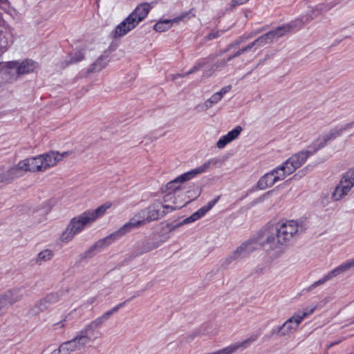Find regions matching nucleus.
I'll return each instance as SVG.
<instances>
[{
    "label": "nucleus",
    "instance_id": "f257e3e1",
    "mask_svg": "<svg viewBox=\"0 0 354 354\" xmlns=\"http://www.w3.org/2000/svg\"><path fill=\"white\" fill-rule=\"evenodd\" d=\"M306 227L300 220L284 219L277 222L270 231H265L263 241L276 257H280L286 250L290 242L304 232Z\"/></svg>",
    "mask_w": 354,
    "mask_h": 354
},
{
    "label": "nucleus",
    "instance_id": "f03ea898",
    "mask_svg": "<svg viewBox=\"0 0 354 354\" xmlns=\"http://www.w3.org/2000/svg\"><path fill=\"white\" fill-rule=\"evenodd\" d=\"M310 153L303 150L293 154L281 165L261 176L257 183L258 187L263 190L283 180L301 167L310 156Z\"/></svg>",
    "mask_w": 354,
    "mask_h": 354
},
{
    "label": "nucleus",
    "instance_id": "7ed1b4c3",
    "mask_svg": "<svg viewBox=\"0 0 354 354\" xmlns=\"http://www.w3.org/2000/svg\"><path fill=\"white\" fill-rule=\"evenodd\" d=\"M111 203H106L95 209H89L73 218L62 232L60 240L63 243H68L75 235L80 234L86 227L90 226L97 219L102 217L106 211L110 208Z\"/></svg>",
    "mask_w": 354,
    "mask_h": 354
},
{
    "label": "nucleus",
    "instance_id": "20e7f679",
    "mask_svg": "<svg viewBox=\"0 0 354 354\" xmlns=\"http://www.w3.org/2000/svg\"><path fill=\"white\" fill-rule=\"evenodd\" d=\"M151 7L148 3L138 5L126 18H124L111 32L113 38L124 37L135 29L148 15Z\"/></svg>",
    "mask_w": 354,
    "mask_h": 354
},
{
    "label": "nucleus",
    "instance_id": "39448f33",
    "mask_svg": "<svg viewBox=\"0 0 354 354\" xmlns=\"http://www.w3.org/2000/svg\"><path fill=\"white\" fill-rule=\"evenodd\" d=\"M295 25V24H287L272 30H270L266 34L259 37L254 41L250 43L245 47L239 50L235 54L230 56L227 60H223L220 63L215 64L213 68H215L214 70H217L218 68L224 67L227 62L230 61L234 57H236L241 55L243 53L252 49V48L255 47V48H258L272 42L274 39H277L279 37H282L286 33L290 32L292 30V28L294 27Z\"/></svg>",
    "mask_w": 354,
    "mask_h": 354
},
{
    "label": "nucleus",
    "instance_id": "423d86ee",
    "mask_svg": "<svg viewBox=\"0 0 354 354\" xmlns=\"http://www.w3.org/2000/svg\"><path fill=\"white\" fill-rule=\"evenodd\" d=\"M221 164V162L218 158H210L200 166L178 176L173 180L167 183L162 189V192L175 194L182 188V185L183 183L190 180L196 176L201 174L206 173L214 168H216Z\"/></svg>",
    "mask_w": 354,
    "mask_h": 354
},
{
    "label": "nucleus",
    "instance_id": "0eeeda50",
    "mask_svg": "<svg viewBox=\"0 0 354 354\" xmlns=\"http://www.w3.org/2000/svg\"><path fill=\"white\" fill-rule=\"evenodd\" d=\"M315 309L316 306H315L311 308H306L303 311H298L294 313L281 326L274 329L272 333L282 337L296 333L303 320L313 314Z\"/></svg>",
    "mask_w": 354,
    "mask_h": 354
},
{
    "label": "nucleus",
    "instance_id": "6e6552de",
    "mask_svg": "<svg viewBox=\"0 0 354 354\" xmlns=\"http://www.w3.org/2000/svg\"><path fill=\"white\" fill-rule=\"evenodd\" d=\"M261 241H263V236L258 239H251L244 242L221 261L222 266L226 267L234 261L248 257L250 253L253 252L261 246H267L266 243H261Z\"/></svg>",
    "mask_w": 354,
    "mask_h": 354
},
{
    "label": "nucleus",
    "instance_id": "1a4fd4ad",
    "mask_svg": "<svg viewBox=\"0 0 354 354\" xmlns=\"http://www.w3.org/2000/svg\"><path fill=\"white\" fill-rule=\"evenodd\" d=\"M354 126V122L348 123L344 125L338 126L334 129H330L329 131L324 133L320 135L305 151L310 152V156L313 155L316 151L324 147L326 144L340 136L343 132L352 128Z\"/></svg>",
    "mask_w": 354,
    "mask_h": 354
},
{
    "label": "nucleus",
    "instance_id": "9d476101",
    "mask_svg": "<svg viewBox=\"0 0 354 354\" xmlns=\"http://www.w3.org/2000/svg\"><path fill=\"white\" fill-rule=\"evenodd\" d=\"M71 153L64 151L60 153L57 151H49L43 154L36 156L37 173H44L50 169L55 167L64 158L68 157Z\"/></svg>",
    "mask_w": 354,
    "mask_h": 354
},
{
    "label": "nucleus",
    "instance_id": "9b49d317",
    "mask_svg": "<svg viewBox=\"0 0 354 354\" xmlns=\"http://www.w3.org/2000/svg\"><path fill=\"white\" fill-rule=\"evenodd\" d=\"M354 187V168L344 174L339 184L335 187L331 194L333 201L342 199L351 192Z\"/></svg>",
    "mask_w": 354,
    "mask_h": 354
},
{
    "label": "nucleus",
    "instance_id": "f8f14e48",
    "mask_svg": "<svg viewBox=\"0 0 354 354\" xmlns=\"http://www.w3.org/2000/svg\"><path fill=\"white\" fill-rule=\"evenodd\" d=\"M162 207V201L156 200L147 208L139 211V216L143 218L146 223L156 221L164 216Z\"/></svg>",
    "mask_w": 354,
    "mask_h": 354
},
{
    "label": "nucleus",
    "instance_id": "ddd939ff",
    "mask_svg": "<svg viewBox=\"0 0 354 354\" xmlns=\"http://www.w3.org/2000/svg\"><path fill=\"white\" fill-rule=\"evenodd\" d=\"M54 203L51 200L42 202L41 204L34 207L30 213L32 221L35 223H40L46 220L47 215L51 211Z\"/></svg>",
    "mask_w": 354,
    "mask_h": 354
},
{
    "label": "nucleus",
    "instance_id": "4468645a",
    "mask_svg": "<svg viewBox=\"0 0 354 354\" xmlns=\"http://www.w3.org/2000/svg\"><path fill=\"white\" fill-rule=\"evenodd\" d=\"M354 268V257L348 259L346 261L342 263L331 271H330L326 276L322 279L315 281L310 287V288H315L319 285L324 283L326 281L331 279L332 278L338 276L339 274L344 273L348 270Z\"/></svg>",
    "mask_w": 354,
    "mask_h": 354
},
{
    "label": "nucleus",
    "instance_id": "2eb2a0df",
    "mask_svg": "<svg viewBox=\"0 0 354 354\" xmlns=\"http://www.w3.org/2000/svg\"><path fill=\"white\" fill-rule=\"evenodd\" d=\"M131 299L132 298L129 299L122 303H120L111 310L106 311L103 315H102L99 317L96 318L94 321L91 322L88 326H86L85 329L88 333H90V334H92V336L93 337L95 330L99 328L106 320H108L115 313H116L120 308L123 307L125 305V304L127 301H130Z\"/></svg>",
    "mask_w": 354,
    "mask_h": 354
},
{
    "label": "nucleus",
    "instance_id": "dca6fc26",
    "mask_svg": "<svg viewBox=\"0 0 354 354\" xmlns=\"http://www.w3.org/2000/svg\"><path fill=\"white\" fill-rule=\"evenodd\" d=\"M27 290L24 286H17L9 289L1 295L8 306L20 301L26 295Z\"/></svg>",
    "mask_w": 354,
    "mask_h": 354
},
{
    "label": "nucleus",
    "instance_id": "f3484780",
    "mask_svg": "<svg viewBox=\"0 0 354 354\" xmlns=\"http://www.w3.org/2000/svg\"><path fill=\"white\" fill-rule=\"evenodd\" d=\"M146 224L143 218L139 216V212L132 217L130 221L123 225L118 230L115 232L118 239L124 236L127 233L131 232L134 229H137L142 225Z\"/></svg>",
    "mask_w": 354,
    "mask_h": 354
},
{
    "label": "nucleus",
    "instance_id": "a211bd4d",
    "mask_svg": "<svg viewBox=\"0 0 354 354\" xmlns=\"http://www.w3.org/2000/svg\"><path fill=\"white\" fill-rule=\"evenodd\" d=\"M219 199L220 196H218L214 199L209 201L206 205L201 207L196 212H194L191 216L185 218L180 223V225L194 223L203 217L217 203Z\"/></svg>",
    "mask_w": 354,
    "mask_h": 354
},
{
    "label": "nucleus",
    "instance_id": "6ab92c4d",
    "mask_svg": "<svg viewBox=\"0 0 354 354\" xmlns=\"http://www.w3.org/2000/svg\"><path fill=\"white\" fill-rule=\"evenodd\" d=\"M8 68H16L18 75H25L30 73L37 67V63L32 59H25L19 62H10L7 64Z\"/></svg>",
    "mask_w": 354,
    "mask_h": 354
},
{
    "label": "nucleus",
    "instance_id": "aec40b11",
    "mask_svg": "<svg viewBox=\"0 0 354 354\" xmlns=\"http://www.w3.org/2000/svg\"><path fill=\"white\" fill-rule=\"evenodd\" d=\"M189 12L182 13L180 16L172 19L160 20L153 26V30L158 32H162L170 29L174 24H178L189 17Z\"/></svg>",
    "mask_w": 354,
    "mask_h": 354
},
{
    "label": "nucleus",
    "instance_id": "412c9836",
    "mask_svg": "<svg viewBox=\"0 0 354 354\" xmlns=\"http://www.w3.org/2000/svg\"><path fill=\"white\" fill-rule=\"evenodd\" d=\"M319 4L316 5L315 7L312 8L308 10L306 16H303L300 19H297L293 21H291L290 24H295L294 27L292 28V30L294 29H299L305 24L310 22L314 18L317 17L322 12H325V10H318Z\"/></svg>",
    "mask_w": 354,
    "mask_h": 354
},
{
    "label": "nucleus",
    "instance_id": "4be33fe9",
    "mask_svg": "<svg viewBox=\"0 0 354 354\" xmlns=\"http://www.w3.org/2000/svg\"><path fill=\"white\" fill-rule=\"evenodd\" d=\"M17 165L21 176L26 172L37 173L36 156L20 160Z\"/></svg>",
    "mask_w": 354,
    "mask_h": 354
},
{
    "label": "nucleus",
    "instance_id": "5701e85b",
    "mask_svg": "<svg viewBox=\"0 0 354 354\" xmlns=\"http://www.w3.org/2000/svg\"><path fill=\"white\" fill-rule=\"evenodd\" d=\"M21 176L19 171L17 169V165H15L0 173V185H6L11 183L13 180Z\"/></svg>",
    "mask_w": 354,
    "mask_h": 354
},
{
    "label": "nucleus",
    "instance_id": "b1692460",
    "mask_svg": "<svg viewBox=\"0 0 354 354\" xmlns=\"http://www.w3.org/2000/svg\"><path fill=\"white\" fill-rule=\"evenodd\" d=\"M241 131V127H236L234 129L229 131L226 135H224L219 138L216 142V147L218 149L224 148L228 143L237 138Z\"/></svg>",
    "mask_w": 354,
    "mask_h": 354
},
{
    "label": "nucleus",
    "instance_id": "393cba45",
    "mask_svg": "<svg viewBox=\"0 0 354 354\" xmlns=\"http://www.w3.org/2000/svg\"><path fill=\"white\" fill-rule=\"evenodd\" d=\"M95 339L85 328L79 332V333L72 340L75 343L77 348L78 350L84 348L90 342H93Z\"/></svg>",
    "mask_w": 354,
    "mask_h": 354
},
{
    "label": "nucleus",
    "instance_id": "a878e982",
    "mask_svg": "<svg viewBox=\"0 0 354 354\" xmlns=\"http://www.w3.org/2000/svg\"><path fill=\"white\" fill-rule=\"evenodd\" d=\"M118 237L117 236L116 234L113 232L112 234H109V236L100 239L97 241L91 248V250L96 251L97 252H100L105 248L110 245L112 243L117 241Z\"/></svg>",
    "mask_w": 354,
    "mask_h": 354
},
{
    "label": "nucleus",
    "instance_id": "bb28decb",
    "mask_svg": "<svg viewBox=\"0 0 354 354\" xmlns=\"http://www.w3.org/2000/svg\"><path fill=\"white\" fill-rule=\"evenodd\" d=\"M222 97L217 92L214 93L208 100L203 103L200 104L196 106V110L198 112L206 111L207 109L216 104L222 100Z\"/></svg>",
    "mask_w": 354,
    "mask_h": 354
},
{
    "label": "nucleus",
    "instance_id": "cd10ccee",
    "mask_svg": "<svg viewBox=\"0 0 354 354\" xmlns=\"http://www.w3.org/2000/svg\"><path fill=\"white\" fill-rule=\"evenodd\" d=\"M109 62V59L108 55H101L93 64L90 66L88 70V73H97L101 71L106 67Z\"/></svg>",
    "mask_w": 354,
    "mask_h": 354
},
{
    "label": "nucleus",
    "instance_id": "c85d7f7f",
    "mask_svg": "<svg viewBox=\"0 0 354 354\" xmlns=\"http://www.w3.org/2000/svg\"><path fill=\"white\" fill-rule=\"evenodd\" d=\"M78 350L75 343L71 339L62 344L59 348L52 352L51 354H69Z\"/></svg>",
    "mask_w": 354,
    "mask_h": 354
},
{
    "label": "nucleus",
    "instance_id": "c756f323",
    "mask_svg": "<svg viewBox=\"0 0 354 354\" xmlns=\"http://www.w3.org/2000/svg\"><path fill=\"white\" fill-rule=\"evenodd\" d=\"M50 305L48 304L45 298L41 299L29 311V314L32 316L38 315L42 312H44L48 308Z\"/></svg>",
    "mask_w": 354,
    "mask_h": 354
},
{
    "label": "nucleus",
    "instance_id": "7c9ffc66",
    "mask_svg": "<svg viewBox=\"0 0 354 354\" xmlns=\"http://www.w3.org/2000/svg\"><path fill=\"white\" fill-rule=\"evenodd\" d=\"M53 256L54 253L51 250L45 249L37 254L35 261L37 265H41L44 262L50 261Z\"/></svg>",
    "mask_w": 354,
    "mask_h": 354
},
{
    "label": "nucleus",
    "instance_id": "2f4dec72",
    "mask_svg": "<svg viewBox=\"0 0 354 354\" xmlns=\"http://www.w3.org/2000/svg\"><path fill=\"white\" fill-rule=\"evenodd\" d=\"M207 64V60L206 59H200L194 64V66L189 71H187L182 75H180V76L182 77H185L189 75L194 73L198 71L203 67H204Z\"/></svg>",
    "mask_w": 354,
    "mask_h": 354
},
{
    "label": "nucleus",
    "instance_id": "473e14b6",
    "mask_svg": "<svg viewBox=\"0 0 354 354\" xmlns=\"http://www.w3.org/2000/svg\"><path fill=\"white\" fill-rule=\"evenodd\" d=\"M339 3H340L339 0H332L326 3L319 4V7L317 9L319 10H325V12H327V11L331 10L333 8H334L337 5H338Z\"/></svg>",
    "mask_w": 354,
    "mask_h": 354
},
{
    "label": "nucleus",
    "instance_id": "72a5a7b5",
    "mask_svg": "<svg viewBox=\"0 0 354 354\" xmlns=\"http://www.w3.org/2000/svg\"><path fill=\"white\" fill-rule=\"evenodd\" d=\"M84 58V53L83 50H77L71 56V59L68 62V64H73L77 62H80L83 60Z\"/></svg>",
    "mask_w": 354,
    "mask_h": 354
},
{
    "label": "nucleus",
    "instance_id": "f704fd0d",
    "mask_svg": "<svg viewBox=\"0 0 354 354\" xmlns=\"http://www.w3.org/2000/svg\"><path fill=\"white\" fill-rule=\"evenodd\" d=\"M60 295L58 292H51L48 294L44 298L47 301L50 306L58 302L60 300Z\"/></svg>",
    "mask_w": 354,
    "mask_h": 354
},
{
    "label": "nucleus",
    "instance_id": "c9c22d12",
    "mask_svg": "<svg viewBox=\"0 0 354 354\" xmlns=\"http://www.w3.org/2000/svg\"><path fill=\"white\" fill-rule=\"evenodd\" d=\"M165 194L163 196V203H169L172 202L173 203H175V198H174V193H169V192H164Z\"/></svg>",
    "mask_w": 354,
    "mask_h": 354
},
{
    "label": "nucleus",
    "instance_id": "e433bc0d",
    "mask_svg": "<svg viewBox=\"0 0 354 354\" xmlns=\"http://www.w3.org/2000/svg\"><path fill=\"white\" fill-rule=\"evenodd\" d=\"M176 208H177L176 206H173V205H167V204H165V203H164L162 202V212H164V216L166 214L176 209Z\"/></svg>",
    "mask_w": 354,
    "mask_h": 354
},
{
    "label": "nucleus",
    "instance_id": "4c0bfd02",
    "mask_svg": "<svg viewBox=\"0 0 354 354\" xmlns=\"http://www.w3.org/2000/svg\"><path fill=\"white\" fill-rule=\"evenodd\" d=\"M8 306L7 305L1 295H0V316L3 315L6 313V310L8 309Z\"/></svg>",
    "mask_w": 354,
    "mask_h": 354
},
{
    "label": "nucleus",
    "instance_id": "58836bf2",
    "mask_svg": "<svg viewBox=\"0 0 354 354\" xmlns=\"http://www.w3.org/2000/svg\"><path fill=\"white\" fill-rule=\"evenodd\" d=\"M232 89L231 85H227L226 86L223 87L218 92H217L218 94L221 95V96L223 97L225 94L228 93Z\"/></svg>",
    "mask_w": 354,
    "mask_h": 354
},
{
    "label": "nucleus",
    "instance_id": "ea45409f",
    "mask_svg": "<svg viewBox=\"0 0 354 354\" xmlns=\"http://www.w3.org/2000/svg\"><path fill=\"white\" fill-rule=\"evenodd\" d=\"M249 0H232V4L233 6H239L246 3Z\"/></svg>",
    "mask_w": 354,
    "mask_h": 354
},
{
    "label": "nucleus",
    "instance_id": "a19ab883",
    "mask_svg": "<svg viewBox=\"0 0 354 354\" xmlns=\"http://www.w3.org/2000/svg\"><path fill=\"white\" fill-rule=\"evenodd\" d=\"M6 4H7V0H0L1 6H2V7L6 6Z\"/></svg>",
    "mask_w": 354,
    "mask_h": 354
},
{
    "label": "nucleus",
    "instance_id": "79ce46f5",
    "mask_svg": "<svg viewBox=\"0 0 354 354\" xmlns=\"http://www.w3.org/2000/svg\"><path fill=\"white\" fill-rule=\"evenodd\" d=\"M200 194H201V192L198 191L196 196H195V198H197L198 196H199Z\"/></svg>",
    "mask_w": 354,
    "mask_h": 354
},
{
    "label": "nucleus",
    "instance_id": "37998d69",
    "mask_svg": "<svg viewBox=\"0 0 354 354\" xmlns=\"http://www.w3.org/2000/svg\"><path fill=\"white\" fill-rule=\"evenodd\" d=\"M252 36H253V35H249L246 39L250 38V37H252Z\"/></svg>",
    "mask_w": 354,
    "mask_h": 354
},
{
    "label": "nucleus",
    "instance_id": "c03bdc74",
    "mask_svg": "<svg viewBox=\"0 0 354 354\" xmlns=\"http://www.w3.org/2000/svg\"><path fill=\"white\" fill-rule=\"evenodd\" d=\"M336 344V343H334V344H333V343H331V344H330L328 347H330V346H333V345H334V344Z\"/></svg>",
    "mask_w": 354,
    "mask_h": 354
}]
</instances>
